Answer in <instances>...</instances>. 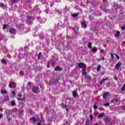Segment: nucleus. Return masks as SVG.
<instances>
[{"instance_id": "nucleus-39", "label": "nucleus", "mask_w": 125, "mask_h": 125, "mask_svg": "<svg viewBox=\"0 0 125 125\" xmlns=\"http://www.w3.org/2000/svg\"><path fill=\"white\" fill-rule=\"evenodd\" d=\"M93 107H94V109H97L98 107H97V105H96V104H95L94 106H93Z\"/></svg>"}, {"instance_id": "nucleus-11", "label": "nucleus", "mask_w": 125, "mask_h": 125, "mask_svg": "<svg viewBox=\"0 0 125 125\" xmlns=\"http://www.w3.org/2000/svg\"><path fill=\"white\" fill-rule=\"evenodd\" d=\"M82 28H83V29H85V28H86L87 27V25L86 23H85V22H83L82 23Z\"/></svg>"}, {"instance_id": "nucleus-51", "label": "nucleus", "mask_w": 125, "mask_h": 125, "mask_svg": "<svg viewBox=\"0 0 125 125\" xmlns=\"http://www.w3.org/2000/svg\"><path fill=\"white\" fill-rule=\"evenodd\" d=\"M31 83H32L31 82H28V85H30V84H31Z\"/></svg>"}, {"instance_id": "nucleus-48", "label": "nucleus", "mask_w": 125, "mask_h": 125, "mask_svg": "<svg viewBox=\"0 0 125 125\" xmlns=\"http://www.w3.org/2000/svg\"><path fill=\"white\" fill-rule=\"evenodd\" d=\"M101 53L104 52V49H101Z\"/></svg>"}, {"instance_id": "nucleus-38", "label": "nucleus", "mask_w": 125, "mask_h": 125, "mask_svg": "<svg viewBox=\"0 0 125 125\" xmlns=\"http://www.w3.org/2000/svg\"><path fill=\"white\" fill-rule=\"evenodd\" d=\"M102 61L105 60V58L104 56H102V59H101Z\"/></svg>"}, {"instance_id": "nucleus-54", "label": "nucleus", "mask_w": 125, "mask_h": 125, "mask_svg": "<svg viewBox=\"0 0 125 125\" xmlns=\"http://www.w3.org/2000/svg\"><path fill=\"white\" fill-rule=\"evenodd\" d=\"M7 100H9V97H7Z\"/></svg>"}, {"instance_id": "nucleus-41", "label": "nucleus", "mask_w": 125, "mask_h": 125, "mask_svg": "<svg viewBox=\"0 0 125 125\" xmlns=\"http://www.w3.org/2000/svg\"><path fill=\"white\" fill-rule=\"evenodd\" d=\"M28 24L29 25H32V24H33V22L31 21H28Z\"/></svg>"}, {"instance_id": "nucleus-15", "label": "nucleus", "mask_w": 125, "mask_h": 125, "mask_svg": "<svg viewBox=\"0 0 125 125\" xmlns=\"http://www.w3.org/2000/svg\"><path fill=\"white\" fill-rule=\"evenodd\" d=\"M62 68H60V66H57L55 68V71H61Z\"/></svg>"}, {"instance_id": "nucleus-29", "label": "nucleus", "mask_w": 125, "mask_h": 125, "mask_svg": "<svg viewBox=\"0 0 125 125\" xmlns=\"http://www.w3.org/2000/svg\"><path fill=\"white\" fill-rule=\"evenodd\" d=\"M109 105H110V104L109 103H106L104 104V106H105V107Z\"/></svg>"}, {"instance_id": "nucleus-12", "label": "nucleus", "mask_w": 125, "mask_h": 125, "mask_svg": "<svg viewBox=\"0 0 125 125\" xmlns=\"http://www.w3.org/2000/svg\"><path fill=\"white\" fill-rule=\"evenodd\" d=\"M72 95L73 97H76L77 95H78V93H77V91L74 90L72 92Z\"/></svg>"}, {"instance_id": "nucleus-16", "label": "nucleus", "mask_w": 125, "mask_h": 125, "mask_svg": "<svg viewBox=\"0 0 125 125\" xmlns=\"http://www.w3.org/2000/svg\"><path fill=\"white\" fill-rule=\"evenodd\" d=\"M11 110L9 109L8 111V112L6 113V116L7 117H9L10 116V114H11Z\"/></svg>"}, {"instance_id": "nucleus-1", "label": "nucleus", "mask_w": 125, "mask_h": 125, "mask_svg": "<svg viewBox=\"0 0 125 125\" xmlns=\"http://www.w3.org/2000/svg\"><path fill=\"white\" fill-rule=\"evenodd\" d=\"M9 87H10V88L12 87L15 88V87H16V83L14 82H10L9 83Z\"/></svg>"}, {"instance_id": "nucleus-10", "label": "nucleus", "mask_w": 125, "mask_h": 125, "mask_svg": "<svg viewBox=\"0 0 125 125\" xmlns=\"http://www.w3.org/2000/svg\"><path fill=\"white\" fill-rule=\"evenodd\" d=\"M79 13H74L72 15V17H73V18H77V17L79 16Z\"/></svg>"}, {"instance_id": "nucleus-3", "label": "nucleus", "mask_w": 125, "mask_h": 125, "mask_svg": "<svg viewBox=\"0 0 125 125\" xmlns=\"http://www.w3.org/2000/svg\"><path fill=\"white\" fill-rule=\"evenodd\" d=\"M121 66H122V62H119L115 66V68L116 70H119V69H120V67H121Z\"/></svg>"}, {"instance_id": "nucleus-21", "label": "nucleus", "mask_w": 125, "mask_h": 125, "mask_svg": "<svg viewBox=\"0 0 125 125\" xmlns=\"http://www.w3.org/2000/svg\"><path fill=\"white\" fill-rule=\"evenodd\" d=\"M92 43H91V42H89L88 44V47H89V48H91V47H92Z\"/></svg>"}, {"instance_id": "nucleus-60", "label": "nucleus", "mask_w": 125, "mask_h": 125, "mask_svg": "<svg viewBox=\"0 0 125 125\" xmlns=\"http://www.w3.org/2000/svg\"><path fill=\"white\" fill-rule=\"evenodd\" d=\"M123 44H125V42H123Z\"/></svg>"}, {"instance_id": "nucleus-5", "label": "nucleus", "mask_w": 125, "mask_h": 125, "mask_svg": "<svg viewBox=\"0 0 125 125\" xmlns=\"http://www.w3.org/2000/svg\"><path fill=\"white\" fill-rule=\"evenodd\" d=\"M78 66L79 68H84L85 67H86V64L84 63H80L78 64Z\"/></svg>"}, {"instance_id": "nucleus-44", "label": "nucleus", "mask_w": 125, "mask_h": 125, "mask_svg": "<svg viewBox=\"0 0 125 125\" xmlns=\"http://www.w3.org/2000/svg\"><path fill=\"white\" fill-rule=\"evenodd\" d=\"M114 79L115 80V81H118V78L117 77H114Z\"/></svg>"}, {"instance_id": "nucleus-32", "label": "nucleus", "mask_w": 125, "mask_h": 125, "mask_svg": "<svg viewBox=\"0 0 125 125\" xmlns=\"http://www.w3.org/2000/svg\"><path fill=\"white\" fill-rule=\"evenodd\" d=\"M0 6L1 7H3V6H4V4H3V3H0Z\"/></svg>"}, {"instance_id": "nucleus-53", "label": "nucleus", "mask_w": 125, "mask_h": 125, "mask_svg": "<svg viewBox=\"0 0 125 125\" xmlns=\"http://www.w3.org/2000/svg\"><path fill=\"white\" fill-rule=\"evenodd\" d=\"M123 110H125V106L123 107Z\"/></svg>"}, {"instance_id": "nucleus-46", "label": "nucleus", "mask_w": 125, "mask_h": 125, "mask_svg": "<svg viewBox=\"0 0 125 125\" xmlns=\"http://www.w3.org/2000/svg\"><path fill=\"white\" fill-rule=\"evenodd\" d=\"M18 96H19V97H22V94H18Z\"/></svg>"}, {"instance_id": "nucleus-9", "label": "nucleus", "mask_w": 125, "mask_h": 125, "mask_svg": "<svg viewBox=\"0 0 125 125\" xmlns=\"http://www.w3.org/2000/svg\"><path fill=\"white\" fill-rule=\"evenodd\" d=\"M104 116H105V113H101L98 115V119H102V118H103V117H104Z\"/></svg>"}, {"instance_id": "nucleus-35", "label": "nucleus", "mask_w": 125, "mask_h": 125, "mask_svg": "<svg viewBox=\"0 0 125 125\" xmlns=\"http://www.w3.org/2000/svg\"><path fill=\"white\" fill-rule=\"evenodd\" d=\"M38 122H39V124H37V125H42L41 124V123H42V121H41V120H39Z\"/></svg>"}, {"instance_id": "nucleus-33", "label": "nucleus", "mask_w": 125, "mask_h": 125, "mask_svg": "<svg viewBox=\"0 0 125 125\" xmlns=\"http://www.w3.org/2000/svg\"><path fill=\"white\" fill-rule=\"evenodd\" d=\"M111 59L112 60H114V55L113 54V53L111 54Z\"/></svg>"}, {"instance_id": "nucleus-20", "label": "nucleus", "mask_w": 125, "mask_h": 125, "mask_svg": "<svg viewBox=\"0 0 125 125\" xmlns=\"http://www.w3.org/2000/svg\"><path fill=\"white\" fill-rule=\"evenodd\" d=\"M1 62L2 64H7V61L4 59L1 60Z\"/></svg>"}, {"instance_id": "nucleus-36", "label": "nucleus", "mask_w": 125, "mask_h": 125, "mask_svg": "<svg viewBox=\"0 0 125 125\" xmlns=\"http://www.w3.org/2000/svg\"><path fill=\"white\" fill-rule=\"evenodd\" d=\"M116 34H117V35H115L116 37H119L120 36H119V34H120L119 31H117L116 32Z\"/></svg>"}, {"instance_id": "nucleus-27", "label": "nucleus", "mask_w": 125, "mask_h": 125, "mask_svg": "<svg viewBox=\"0 0 125 125\" xmlns=\"http://www.w3.org/2000/svg\"><path fill=\"white\" fill-rule=\"evenodd\" d=\"M106 97H107V93H104L103 95V98H104V99H106Z\"/></svg>"}, {"instance_id": "nucleus-50", "label": "nucleus", "mask_w": 125, "mask_h": 125, "mask_svg": "<svg viewBox=\"0 0 125 125\" xmlns=\"http://www.w3.org/2000/svg\"><path fill=\"white\" fill-rule=\"evenodd\" d=\"M86 125H89V123L88 122V121H87V122H86Z\"/></svg>"}, {"instance_id": "nucleus-24", "label": "nucleus", "mask_w": 125, "mask_h": 125, "mask_svg": "<svg viewBox=\"0 0 125 125\" xmlns=\"http://www.w3.org/2000/svg\"><path fill=\"white\" fill-rule=\"evenodd\" d=\"M11 1L12 2V4H13V3H16V2L19 1V0H12Z\"/></svg>"}, {"instance_id": "nucleus-28", "label": "nucleus", "mask_w": 125, "mask_h": 125, "mask_svg": "<svg viewBox=\"0 0 125 125\" xmlns=\"http://www.w3.org/2000/svg\"><path fill=\"white\" fill-rule=\"evenodd\" d=\"M41 55H42V53L41 52L39 53L38 56V59H41Z\"/></svg>"}, {"instance_id": "nucleus-56", "label": "nucleus", "mask_w": 125, "mask_h": 125, "mask_svg": "<svg viewBox=\"0 0 125 125\" xmlns=\"http://www.w3.org/2000/svg\"><path fill=\"white\" fill-rule=\"evenodd\" d=\"M10 120H11V119L9 118V119H8V122H9V121H10Z\"/></svg>"}, {"instance_id": "nucleus-14", "label": "nucleus", "mask_w": 125, "mask_h": 125, "mask_svg": "<svg viewBox=\"0 0 125 125\" xmlns=\"http://www.w3.org/2000/svg\"><path fill=\"white\" fill-rule=\"evenodd\" d=\"M19 29H20V30H23L24 28V24H21L20 25H18Z\"/></svg>"}, {"instance_id": "nucleus-40", "label": "nucleus", "mask_w": 125, "mask_h": 125, "mask_svg": "<svg viewBox=\"0 0 125 125\" xmlns=\"http://www.w3.org/2000/svg\"><path fill=\"white\" fill-rule=\"evenodd\" d=\"M115 56H116L117 59H120V56H118V55L116 54Z\"/></svg>"}, {"instance_id": "nucleus-18", "label": "nucleus", "mask_w": 125, "mask_h": 125, "mask_svg": "<svg viewBox=\"0 0 125 125\" xmlns=\"http://www.w3.org/2000/svg\"><path fill=\"white\" fill-rule=\"evenodd\" d=\"M105 81H108V78H106L103 79L101 81V84H102V83H104V82H105Z\"/></svg>"}, {"instance_id": "nucleus-8", "label": "nucleus", "mask_w": 125, "mask_h": 125, "mask_svg": "<svg viewBox=\"0 0 125 125\" xmlns=\"http://www.w3.org/2000/svg\"><path fill=\"white\" fill-rule=\"evenodd\" d=\"M104 122L105 124H107L108 122H110V117L107 116L105 118H104Z\"/></svg>"}, {"instance_id": "nucleus-57", "label": "nucleus", "mask_w": 125, "mask_h": 125, "mask_svg": "<svg viewBox=\"0 0 125 125\" xmlns=\"http://www.w3.org/2000/svg\"><path fill=\"white\" fill-rule=\"evenodd\" d=\"M40 17H37V19H40Z\"/></svg>"}, {"instance_id": "nucleus-30", "label": "nucleus", "mask_w": 125, "mask_h": 125, "mask_svg": "<svg viewBox=\"0 0 125 125\" xmlns=\"http://www.w3.org/2000/svg\"><path fill=\"white\" fill-rule=\"evenodd\" d=\"M122 90L123 91H125V83L124 84V85H123V87L122 88Z\"/></svg>"}, {"instance_id": "nucleus-13", "label": "nucleus", "mask_w": 125, "mask_h": 125, "mask_svg": "<svg viewBox=\"0 0 125 125\" xmlns=\"http://www.w3.org/2000/svg\"><path fill=\"white\" fill-rule=\"evenodd\" d=\"M92 52L93 53H96L97 52V48H96V47H94L93 48Z\"/></svg>"}, {"instance_id": "nucleus-6", "label": "nucleus", "mask_w": 125, "mask_h": 125, "mask_svg": "<svg viewBox=\"0 0 125 125\" xmlns=\"http://www.w3.org/2000/svg\"><path fill=\"white\" fill-rule=\"evenodd\" d=\"M9 32L11 34H12V35H15V34H16V30H15V29L14 28H11L10 29Z\"/></svg>"}, {"instance_id": "nucleus-31", "label": "nucleus", "mask_w": 125, "mask_h": 125, "mask_svg": "<svg viewBox=\"0 0 125 125\" xmlns=\"http://www.w3.org/2000/svg\"><path fill=\"white\" fill-rule=\"evenodd\" d=\"M90 119L91 121H92V120L93 119V116L91 114L90 115Z\"/></svg>"}, {"instance_id": "nucleus-37", "label": "nucleus", "mask_w": 125, "mask_h": 125, "mask_svg": "<svg viewBox=\"0 0 125 125\" xmlns=\"http://www.w3.org/2000/svg\"><path fill=\"white\" fill-rule=\"evenodd\" d=\"M83 75L84 76H86V71H83L82 73Z\"/></svg>"}, {"instance_id": "nucleus-62", "label": "nucleus", "mask_w": 125, "mask_h": 125, "mask_svg": "<svg viewBox=\"0 0 125 125\" xmlns=\"http://www.w3.org/2000/svg\"><path fill=\"white\" fill-rule=\"evenodd\" d=\"M66 111H68V108H66Z\"/></svg>"}, {"instance_id": "nucleus-4", "label": "nucleus", "mask_w": 125, "mask_h": 125, "mask_svg": "<svg viewBox=\"0 0 125 125\" xmlns=\"http://www.w3.org/2000/svg\"><path fill=\"white\" fill-rule=\"evenodd\" d=\"M113 9H115V11L118 10V9H119V4H118V3H114Z\"/></svg>"}, {"instance_id": "nucleus-23", "label": "nucleus", "mask_w": 125, "mask_h": 125, "mask_svg": "<svg viewBox=\"0 0 125 125\" xmlns=\"http://www.w3.org/2000/svg\"><path fill=\"white\" fill-rule=\"evenodd\" d=\"M16 102L14 100L11 102V106H15Z\"/></svg>"}, {"instance_id": "nucleus-34", "label": "nucleus", "mask_w": 125, "mask_h": 125, "mask_svg": "<svg viewBox=\"0 0 125 125\" xmlns=\"http://www.w3.org/2000/svg\"><path fill=\"white\" fill-rule=\"evenodd\" d=\"M7 26V24H4L3 26V29H6Z\"/></svg>"}, {"instance_id": "nucleus-42", "label": "nucleus", "mask_w": 125, "mask_h": 125, "mask_svg": "<svg viewBox=\"0 0 125 125\" xmlns=\"http://www.w3.org/2000/svg\"><path fill=\"white\" fill-rule=\"evenodd\" d=\"M25 101V98H21V101Z\"/></svg>"}, {"instance_id": "nucleus-59", "label": "nucleus", "mask_w": 125, "mask_h": 125, "mask_svg": "<svg viewBox=\"0 0 125 125\" xmlns=\"http://www.w3.org/2000/svg\"><path fill=\"white\" fill-rule=\"evenodd\" d=\"M62 85H65V83H63Z\"/></svg>"}, {"instance_id": "nucleus-49", "label": "nucleus", "mask_w": 125, "mask_h": 125, "mask_svg": "<svg viewBox=\"0 0 125 125\" xmlns=\"http://www.w3.org/2000/svg\"><path fill=\"white\" fill-rule=\"evenodd\" d=\"M97 61H98V62H100V61H101V59H98Z\"/></svg>"}, {"instance_id": "nucleus-22", "label": "nucleus", "mask_w": 125, "mask_h": 125, "mask_svg": "<svg viewBox=\"0 0 125 125\" xmlns=\"http://www.w3.org/2000/svg\"><path fill=\"white\" fill-rule=\"evenodd\" d=\"M101 70V65H99L98 66L97 68V72H99Z\"/></svg>"}, {"instance_id": "nucleus-7", "label": "nucleus", "mask_w": 125, "mask_h": 125, "mask_svg": "<svg viewBox=\"0 0 125 125\" xmlns=\"http://www.w3.org/2000/svg\"><path fill=\"white\" fill-rule=\"evenodd\" d=\"M30 120L33 121V125H35L36 122H39V121H40L39 119H36L35 117H32L30 118Z\"/></svg>"}, {"instance_id": "nucleus-47", "label": "nucleus", "mask_w": 125, "mask_h": 125, "mask_svg": "<svg viewBox=\"0 0 125 125\" xmlns=\"http://www.w3.org/2000/svg\"><path fill=\"white\" fill-rule=\"evenodd\" d=\"M27 19H31V17L27 16Z\"/></svg>"}, {"instance_id": "nucleus-58", "label": "nucleus", "mask_w": 125, "mask_h": 125, "mask_svg": "<svg viewBox=\"0 0 125 125\" xmlns=\"http://www.w3.org/2000/svg\"><path fill=\"white\" fill-rule=\"evenodd\" d=\"M11 38H14V36H11Z\"/></svg>"}, {"instance_id": "nucleus-17", "label": "nucleus", "mask_w": 125, "mask_h": 125, "mask_svg": "<svg viewBox=\"0 0 125 125\" xmlns=\"http://www.w3.org/2000/svg\"><path fill=\"white\" fill-rule=\"evenodd\" d=\"M51 64V65L53 67L54 65H55V62H48V65H49V64Z\"/></svg>"}, {"instance_id": "nucleus-26", "label": "nucleus", "mask_w": 125, "mask_h": 125, "mask_svg": "<svg viewBox=\"0 0 125 125\" xmlns=\"http://www.w3.org/2000/svg\"><path fill=\"white\" fill-rule=\"evenodd\" d=\"M86 79H87L89 81H91V77H90V76H87L86 77Z\"/></svg>"}, {"instance_id": "nucleus-25", "label": "nucleus", "mask_w": 125, "mask_h": 125, "mask_svg": "<svg viewBox=\"0 0 125 125\" xmlns=\"http://www.w3.org/2000/svg\"><path fill=\"white\" fill-rule=\"evenodd\" d=\"M1 93L2 94H5L6 93H7V91L6 90H2L1 91Z\"/></svg>"}, {"instance_id": "nucleus-55", "label": "nucleus", "mask_w": 125, "mask_h": 125, "mask_svg": "<svg viewBox=\"0 0 125 125\" xmlns=\"http://www.w3.org/2000/svg\"><path fill=\"white\" fill-rule=\"evenodd\" d=\"M2 115L1 114H0V118H2Z\"/></svg>"}, {"instance_id": "nucleus-2", "label": "nucleus", "mask_w": 125, "mask_h": 125, "mask_svg": "<svg viewBox=\"0 0 125 125\" xmlns=\"http://www.w3.org/2000/svg\"><path fill=\"white\" fill-rule=\"evenodd\" d=\"M32 91L34 93H37V92H38V91H39V87H38L37 86H33L32 88Z\"/></svg>"}, {"instance_id": "nucleus-19", "label": "nucleus", "mask_w": 125, "mask_h": 125, "mask_svg": "<svg viewBox=\"0 0 125 125\" xmlns=\"http://www.w3.org/2000/svg\"><path fill=\"white\" fill-rule=\"evenodd\" d=\"M112 103H114L115 102H119V100L118 99H114L111 100Z\"/></svg>"}, {"instance_id": "nucleus-43", "label": "nucleus", "mask_w": 125, "mask_h": 125, "mask_svg": "<svg viewBox=\"0 0 125 125\" xmlns=\"http://www.w3.org/2000/svg\"><path fill=\"white\" fill-rule=\"evenodd\" d=\"M125 25H124V27H121V29L122 30V31H124V30H125Z\"/></svg>"}, {"instance_id": "nucleus-52", "label": "nucleus", "mask_w": 125, "mask_h": 125, "mask_svg": "<svg viewBox=\"0 0 125 125\" xmlns=\"http://www.w3.org/2000/svg\"><path fill=\"white\" fill-rule=\"evenodd\" d=\"M17 99H18V100H21V98H18Z\"/></svg>"}, {"instance_id": "nucleus-45", "label": "nucleus", "mask_w": 125, "mask_h": 125, "mask_svg": "<svg viewBox=\"0 0 125 125\" xmlns=\"http://www.w3.org/2000/svg\"><path fill=\"white\" fill-rule=\"evenodd\" d=\"M12 94H14V95H15V92L14 91H12Z\"/></svg>"}, {"instance_id": "nucleus-61", "label": "nucleus", "mask_w": 125, "mask_h": 125, "mask_svg": "<svg viewBox=\"0 0 125 125\" xmlns=\"http://www.w3.org/2000/svg\"><path fill=\"white\" fill-rule=\"evenodd\" d=\"M56 82H57H57H58V80H56Z\"/></svg>"}, {"instance_id": "nucleus-63", "label": "nucleus", "mask_w": 125, "mask_h": 125, "mask_svg": "<svg viewBox=\"0 0 125 125\" xmlns=\"http://www.w3.org/2000/svg\"><path fill=\"white\" fill-rule=\"evenodd\" d=\"M65 107H66V105H64V108H65Z\"/></svg>"}]
</instances>
